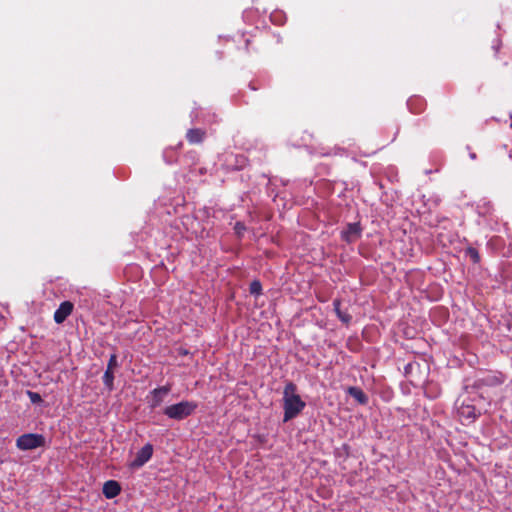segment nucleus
<instances>
[{"label": "nucleus", "instance_id": "obj_2", "mask_svg": "<svg viewBox=\"0 0 512 512\" xmlns=\"http://www.w3.org/2000/svg\"><path fill=\"white\" fill-rule=\"evenodd\" d=\"M197 407V403L185 400L166 406L163 410V414L170 419L180 421L192 415Z\"/></svg>", "mask_w": 512, "mask_h": 512}, {"label": "nucleus", "instance_id": "obj_19", "mask_svg": "<svg viewBox=\"0 0 512 512\" xmlns=\"http://www.w3.org/2000/svg\"><path fill=\"white\" fill-rule=\"evenodd\" d=\"M417 101H420L419 99H410L409 102H408V105L410 107V110L413 112V113H420L422 110H423V107H419V108H416L415 107V104Z\"/></svg>", "mask_w": 512, "mask_h": 512}, {"label": "nucleus", "instance_id": "obj_8", "mask_svg": "<svg viewBox=\"0 0 512 512\" xmlns=\"http://www.w3.org/2000/svg\"><path fill=\"white\" fill-rule=\"evenodd\" d=\"M206 130L202 128H192L186 132V139L189 144H201L206 138Z\"/></svg>", "mask_w": 512, "mask_h": 512}, {"label": "nucleus", "instance_id": "obj_3", "mask_svg": "<svg viewBox=\"0 0 512 512\" xmlns=\"http://www.w3.org/2000/svg\"><path fill=\"white\" fill-rule=\"evenodd\" d=\"M45 439L40 434H23L16 440V446L18 449L26 451L36 449L44 445Z\"/></svg>", "mask_w": 512, "mask_h": 512}, {"label": "nucleus", "instance_id": "obj_9", "mask_svg": "<svg viewBox=\"0 0 512 512\" xmlns=\"http://www.w3.org/2000/svg\"><path fill=\"white\" fill-rule=\"evenodd\" d=\"M102 492L107 499H112L120 494L121 486L115 480H108L104 483Z\"/></svg>", "mask_w": 512, "mask_h": 512}, {"label": "nucleus", "instance_id": "obj_6", "mask_svg": "<svg viewBox=\"0 0 512 512\" xmlns=\"http://www.w3.org/2000/svg\"><path fill=\"white\" fill-rule=\"evenodd\" d=\"M153 455V446L149 443L144 445L136 454L135 459L130 463L131 468H140L147 463Z\"/></svg>", "mask_w": 512, "mask_h": 512}, {"label": "nucleus", "instance_id": "obj_7", "mask_svg": "<svg viewBox=\"0 0 512 512\" xmlns=\"http://www.w3.org/2000/svg\"><path fill=\"white\" fill-rule=\"evenodd\" d=\"M74 305L70 301L62 302L54 312V321L57 324L63 323L66 318L72 313Z\"/></svg>", "mask_w": 512, "mask_h": 512}, {"label": "nucleus", "instance_id": "obj_17", "mask_svg": "<svg viewBox=\"0 0 512 512\" xmlns=\"http://www.w3.org/2000/svg\"><path fill=\"white\" fill-rule=\"evenodd\" d=\"M27 395H28L30 401L32 403H34V404H38V403L42 402V397L37 392H33V391L28 390L27 391Z\"/></svg>", "mask_w": 512, "mask_h": 512}, {"label": "nucleus", "instance_id": "obj_16", "mask_svg": "<svg viewBox=\"0 0 512 512\" xmlns=\"http://www.w3.org/2000/svg\"><path fill=\"white\" fill-rule=\"evenodd\" d=\"M118 367V360L116 354H111L107 364V370H115Z\"/></svg>", "mask_w": 512, "mask_h": 512}, {"label": "nucleus", "instance_id": "obj_18", "mask_svg": "<svg viewBox=\"0 0 512 512\" xmlns=\"http://www.w3.org/2000/svg\"><path fill=\"white\" fill-rule=\"evenodd\" d=\"M234 231L238 237H242L244 232L246 231V226L243 222H236L234 226Z\"/></svg>", "mask_w": 512, "mask_h": 512}, {"label": "nucleus", "instance_id": "obj_1", "mask_svg": "<svg viewBox=\"0 0 512 512\" xmlns=\"http://www.w3.org/2000/svg\"><path fill=\"white\" fill-rule=\"evenodd\" d=\"M306 403L297 394V386L293 382H288L283 391V422H288L297 417L305 408Z\"/></svg>", "mask_w": 512, "mask_h": 512}, {"label": "nucleus", "instance_id": "obj_14", "mask_svg": "<svg viewBox=\"0 0 512 512\" xmlns=\"http://www.w3.org/2000/svg\"><path fill=\"white\" fill-rule=\"evenodd\" d=\"M465 254L466 256H468L471 261L475 264L479 263L480 260H481V257H480V254L478 252V250L474 247H468L466 250H465Z\"/></svg>", "mask_w": 512, "mask_h": 512}, {"label": "nucleus", "instance_id": "obj_12", "mask_svg": "<svg viewBox=\"0 0 512 512\" xmlns=\"http://www.w3.org/2000/svg\"><path fill=\"white\" fill-rule=\"evenodd\" d=\"M333 306H334V311L336 313V315L338 316V318L345 324H348L350 323L352 317L349 313L347 312H343L341 310V301L339 299H335L333 301Z\"/></svg>", "mask_w": 512, "mask_h": 512}, {"label": "nucleus", "instance_id": "obj_13", "mask_svg": "<svg viewBox=\"0 0 512 512\" xmlns=\"http://www.w3.org/2000/svg\"><path fill=\"white\" fill-rule=\"evenodd\" d=\"M102 379L107 390L111 392L114 389V371L106 369Z\"/></svg>", "mask_w": 512, "mask_h": 512}, {"label": "nucleus", "instance_id": "obj_10", "mask_svg": "<svg viewBox=\"0 0 512 512\" xmlns=\"http://www.w3.org/2000/svg\"><path fill=\"white\" fill-rule=\"evenodd\" d=\"M347 393L362 405H365L368 402L367 395L359 387L351 386L347 389Z\"/></svg>", "mask_w": 512, "mask_h": 512}, {"label": "nucleus", "instance_id": "obj_11", "mask_svg": "<svg viewBox=\"0 0 512 512\" xmlns=\"http://www.w3.org/2000/svg\"><path fill=\"white\" fill-rule=\"evenodd\" d=\"M458 413L460 417L469 421L475 420L478 416L475 407L472 405H462L459 408Z\"/></svg>", "mask_w": 512, "mask_h": 512}, {"label": "nucleus", "instance_id": "obj_4", "mask_svg": "<svg viewBox=\"0 0 512 512\" xmlns=\"http://www.w3.org/2000/svg\"><path fill=\"white\" fill-rule=\"evenodd\" d=\"M171 391L170 385H164L153 389L148 396V403L151 409L159 407L165 400V397Z\"/></svg>", "mask_w": 512, "mask_h": 512}, {"label": "nucleus", "instance_id": "obj_15", "mask_svg": "<svg viewBox=\"0 0 512 512\" xmlns=\"http://www.w3.org/2000/svg\"><path fill=\"white\" fill-rule=\"evenodd\" d=\"M250 293L253 294V295H259L261 294V291H262V285L260 283V281L258 280H254L250 283Z\"/></svg>", "mask_w": 512, "mask_h": 512}, {"label": "nucleus", "instance_id": "obj_5", "mask_svg": "<svg viewBox=\"0 0 512 512\" xmlns=\"http://www.w3.org/2000/svg\"><path fill=\"white\" fill-rule=\"evenodd\" d=\"M362 227L359 222L349 223L341 231V238L347 243H353L361 237Z\"/></svg>", "mask_w": 512, "mask_h": 512}]
</instances>
